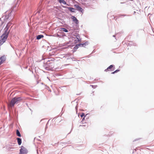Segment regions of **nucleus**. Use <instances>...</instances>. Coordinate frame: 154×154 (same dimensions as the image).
I'll return each instance as SVG.
<instances>
[{"instance_id": "f257e3e1", "label": "nucleus", "mask_w": 154, "mask_h": 154, "mask_svg": "<svg viewBox=\"0 0 154 154\" xmlns=\"http://www.w3.org/2000/svg\"><path fill=\"white\" fill-rule=\"evenodd\" d=\"M9 28L8 25L7 24L4 29V33L0 37V46L5 42L8 37L10 32V30H8Z\"/></svg>"}, {"instance_id": "f03ea898", "label": "nucleus", "mask_w": 154, "mask_h": 154, "mask_svg": "<svg viewBox=\"0 0 154 154\" xmlns=\"http://www.w3.org/2000/svg\"><path fill=\"white\" fill-rule=\"evenodd\" d=\"M24 99V98L23 97H15L12 99L10 103V106L11 107H14L16 103H18Z\"/></svg>"}, {"instance_id": "7ed1b4c3", "label": "nucleus", "mask_w": 154, "mask_h": 154, "mask_svg": "<svg viewBox=\"0 0 154 154\" xmlns=\"http://www.w3.org/2000/svg\"><path fill=\"white\" fill-rule=\"evenodd\" d=\"M44 67L46 70H50L54 67V63L52 61L51 62L50 60H48L44 64Z\"/></svg>"}, {"instance_id": "20e7f679", "label": "nucleus", "mask_w": 154, "mask_h": 154, "mask_svg": "<svg viewBox=\"0 0 154 154\" xmlns=\"http://www.w3.org/2000/svg\"><path fill=\"white\" fill-rule=\"evenodd\" d=\"M27 153L28 150L26 149L23 146H21L19 154H27Z\"/></svg>"}, {"instance_id": "39448f33", "label": "nucleus", "mask_w": 154, "mask_h": 154, "mask_svg": "<svg viewBox=\"0 0 154 154\" xmlns=\"http://www.w3.org/2000/svg\"><path fill=\"white\" fill-rule=\"evenodd\" d=\"M115 66L114 65H111L108 67L107 68L105 69L104 70L105 72H107L108 71H112L114 70V69L115 68L114 67Z\"/></svg>"}, {"instance_id": "423d86ee", "label": "nucleus", "mask_w": 154, "mask_h": 154, "mask_svg": "<svg viewBox=\"0 0 154 154\" xmlns=\"http://www.w3.org/2000/svg\"><path fill=\"white\" fill-rule=\"evenodd\" d=\"M74 6L76 8V9L79 11L82 12V13H83L84 11L83 9L79 5H75Z\"/></svg>"}, {"instance_id": "0eeeda50", "label": "nucleus", "mask_w": 154, "mask_h": 154, "mask_svg": "<svg viewBox=\"0 0 154 154\" xmlns=\"http://www.w3.org/2000/svg\"><path fill=\"white\" fill-rule=\"evenodd\" d=\"M62 7L64 8L68 9L71 12H75V9L73 8L68 7L66 6H62Z\"/></svg>"}, {"instance_id": "6e6552de", "label": "nucleus", "mask_w": 154, "mask_h": 154, "mask_svg": "<svg viewBox=\"0 0 154 154\" xmlns=\"http://www.w3.org/2000/svg\"><path fill=\"white\" fill-rule=\"evenodd\" d=\"M6 59V57L5 55L2 56L0 57V65Z\"/></svg>"}, {"instance_id": "1a4fd4ad", "label": "nucleus", "mask_w": 154, "mask_h": 154, "mask_svg": "<svg viewBox=\"0 0 154 154\" xmlns=\"http://www.w3.org/2000/svg\"><path fill=\"white\" fill-rule=\"evenodd\" d=\"M88 44L89 42L88 41H86L85 42L83 43H81L78 44V45H79V46L85 47V46L88 45Z\"/></svg>"}, {"instance_id": "9d476101", "label": "nucleus", "mask_w": 154, "mask_h": 154, "mask_svg": "<svg viewBox=\"0 0 154 154\" xmlns=\"http://www.w3.org/2000/svg\"><path fill=\"white\" fill-rule=\"evenodd\" d=\"M71 18L72 19L73 21L76 24H78L79 23V20H77L76 18L73 16L71 17Z\"/></svg>"}, {"instance_id": "9b49d317", "label": "nucleus", "mask_w": 154, "mask_h": 154, "mask_svg": "<svg viewBox=\"0 0 154 154\" xmlns=\"http://www.w3.org/2000/svg\"><path fill=\"white\" fill-rule=\"evenodd\" d=\"M17 139L18 144L19 145H20L22 143V139L20 138H17Z\"/></svg>"}, {"instance_id": "f8f14e48", "label": "nucleus", "mask_w": 154, "mask_h": 154, "mask_svg": "<svg viewBox=\"0 0 154 154\" xmlns=\"http://www.w3.org/2000/svg\"><path fill=\"white\" fill-rule=\"evenodd\" d=\"M79 47V45H78V44L76 45L74 47L73 49L72 50V52H74Z\"/></svg>"}, {"instance_id": "ddd939ff", "label": "nucleus", "mask_w": 154, "mask_h": 154, "mask_svg": "<svg viewBox=\"0 0 154 154\" xmlns=\"http://www.w3.org/2000/svg\"><path fill=\"white\" fill-rule=\"evenodd\" d=\"M44 37V35H37L36 39L37 40H39L41 38H43Z\"/></svg>"}, {"instance_id": "4468645a", "label": "nucleus", "mask_w": 154, "mask_h": 154, "mask_svg": "<svg viewBox=\"0 0 154 154\" xmlns=\"http://www.w3.org/2000/svg\"><path fill=\"white\" fill-rule=\"evenodd\" d=\"M58 1L60 3H63L64 5H68L66 2L64 0H58Z\"/></svg>"}, {"instance_id": "2eb2a0df", "label": "nucleus", "mask_w": 154, "mask_h": 154, "mask_svg": "<svg viewBox=\"0 0 154 154\" xmlns=\"http://www.w3.org/2000/svg\"><path fill=\"white\" fill-rule=\"evenodd\" d=\"M16 134L19 137H21V134L19 131L18 129L16 130Z\"/></svg>"}, {"instance_id": "dca6fc26", "label": "nucleus", "mask_w": 154, "mask_h": 154, "mask_svg": "<svg viewBox=\"0 0 154 154\" xmlns=\"http://www.w3.org/2000/svg\"><path fill=\"white\" fill-rule=\"evenodd\" d=\"M80 35L79 34L76 35V38L77 39V41L81 42V39L80 38Z\"/></svg>"}, {"instance_id": "f3484780", "label": "nucleus", "mask_w": 154, "mask_h": 154, "mask_svg": "<svg viewBox=\"0 0 154 154\" xmlns=\"http://www.w3.org/2000/svg\"><path fill=\"white\" fill-rule=\"evenodd\" d=\"M61 31L67 32H68V31L67 30V29L64 28H61Z\"/></svg>"}, {"instance_id": "a211bd4d", "label": "nucleus", "mask_w": 154, "mask_h": 154, "mask_svg": "<svg viewBox=\"0 0 154 154\" xmlns=\"http://www.w3.org/2000/svg\"><path fill=\"white\" fill-rule=\"evenodd\" d=\"M88 115V114H87L85 116V114L84 113H83V112H82V114L80 115V116L82 118V117H84V116H85V117L87 115Z\"/></svg>"}, {"instance_id": "6ab92c4d", "label": "nucleus", "mask_w": 154, "mask_h": 154, "mask_svg": "<svg viewBox=\"0 0 154 154\" xmlns=\"http://www.w3.org/2000/svg\"><path fill=\"white\" fill-rule=\"evenodd\" d=\"M11 13H10L9 14H8V15H6L5 16V19L6 20H8L9 19V16H11Z\"/></svg>"}, {"instance_id": "aec40b11", "label": "nucleus", "mask_w": 154, "mask_h": 154, "mask_svg": "<svg viewBox=\"0 0 154 154\" xmlns=\"http://www.w3.org/2000/svg\"><path fill=\"white\" fill-rule=\"evenodd\" d=\"M90 86H91L92 88H95L97 86V85H90Z\"/></svg>"}, {"instance_id": "412c9836", "label": "nucleus", "mask_w": 154, "mask_h": 154, "mask_svg": "<svg viewBox=\"0 0 154 154\" xmlns=\"http://www.w3.org/2000/svg\"><path fill=\"white\" fill-rule=\"evenodd\" d=\"M119 71H120V70L119 69H116V70L115 71V72H115V73H116L119 72Z\"/></svg>"}, {"instance_id": "4be33fe9", "label": "nucleus", "mask_w": 154, "mask_h": 154, "mask_svg": "<svg viewBox=\"0 0 154 154\" xmlns=\"http://www.w3.org/2000/svg\"><path fill=\"white\" fill-rule=\"evenodd\" d=\"M131 45L132 46V45H133V46H136V44H134V43H133L132 44H131Z\"/></svg>"}, {"instance_id": "5701e85b", "label": "nucleus", "mask_w": 154, "mask_h": 154, "mask_svg": "<svg viewBox=\"0 0 154 154\" xmlns=\"http://www.w3.org/2000/svg\"><path fill=\"white\" fill-rule=\"evenodd\" d=\"M139 139H140V138H138V139H135V140L133 141H137V140H139Z\"/></svg>"}, {"instance_id": "b1692460", "label": "nucleus", "mask_w": 154, "mask_h": 154, "mask_svg": "<svg viewBox=\"0 0 154 154\" xmlns=\"http://www.w3.org/2000/svg\"><path fill=\"white\" fill-rule=\"evenodd\" d=\"M78 42H79L78 41H77V40H75V43H77Z\"/></svg>"}, {"instance_id": "393cba45", "label": "nucleus", "mask_w": 154, "mask_h": 154, "mask_svg": "<svg viewBox=\"0 0 154 154\" xmlns=\"http://www.w3.org/2000/svg\"><path fill=\"white\" fill-rule=\"evenodd\" d=\"M47 128H48V126H47V125H46V126L45 127V131L47 129Z\"/></svg>"}, {"instance_id": "a878e982", "label": "nucleus", "mask_w": 154, "mask_h": 154, "mask_svg": "<svg viewBox=\"0 0 154 154\" xmlns=\"http://www.w3.org/2000/svg\"><path fill=\"white\" fill-rule=\"evenodd\" d=\"M54 60H55V59H54V58H52V59H51L50 60H50V61H53Z\"/></svg>"}, {"instance_id": "bb28decb", "label": "nucleus", "mask_w": 154, "mask_h": 154, "mask_svg": "<svg viewBox=\"0 0 154 154\" xmlns=\"http://www.w3.org/2000/svg\"><path fill=\"white\" fill-rule=\"evenodd\" d=\"M85 116L82 119V122L83 121L85 120Z\"/></svg>"}, {"instance_id": "cd10ccee", "label": "nucleus", "mask_w": 154, "mask_h": 154, "mask_svg": "<svg viewBox=\"0 0 154 154\" xmlns=\"http://www.w3.org/2000/svg\"><path fill=\"white\" fill-rule=\"evenodd\" d=\"M77 108H78V106H77V105L76 106V107H75V109H76V111H77Z\"/></svg>"}, {"instance_id": "c85d7f7f", "label": "nucleus", "mask_w": 154, "mask_h": 154, "mask_svg": "<svg viewBox=\"0 0 154 154\" xmlns=\"http://www.w3.org/2000/svg\"><path fill=\"white\" fill-rule=\"evenodd\" d=\"M115 72V71L113 72H112L111 73V74H115V72Z\"/></svg>"}, {"instance_id": "c756f323", "label": "nucleus", "mask_w": 154, "mask_h": 154, "mask_svg": "<svg viewBox=\"0 0 154 154\" xmlns=\"http://www.w3.org/2000/svg\"><path fill=\"white\" fill-rule=\"evenodd\" d=\"M40 11L39 10V11H38L36 13H36H40Z\"/></svg>"}, {"instance_id": "7c9ffc66", "label": "nucleus", "mask_w": 154, "mask_h": 154, "mask_svg": "<svg viewBox=\"0 0 154 154\" xmlns=\"http://www.w3.org/2000/svg\"><path fill=\"white\" fill-rule=\"evenodd\" d=\"M85 125H80L79 126V127H80V126H85Z\"/></svg>"}, {"instance_id": "2f4dec72", "label": "nucleus", "mask_w": 154, "mask_h": 154, "mask_svg": "<svg viewBox=\"0 0 154 154\" xmlns=\"http://www.w3.org/2000/svg\"><path fill=\"white\" fill-rule=\"evenodd\" d=\"M72 131V129L70 131L68 134H69Z\"/></svg>"}, {"instance_id": "473e14b6", "label": "nucleus", "mask_w": 154, "mask_h": 154, "mask_svg": "<svg viewBox=\"0 0 154 154\" xmlns=\"http://www.w3.org/2000/svg\"><path fill=\"white\" fill-rule=\"evenodd\" d=\"M37 154H38V151L37 150Z\"/></svg>"}, {"instance_id": "72a5a7b5", "label": "nucleus", "mask_w": 154, "mask_h": 154, "mask_svg": "<svg viewBox=\"0 0 154 154\" xmlns=\"http://www.w3.org/2000/svg\"><path fill=\"white\" fill-rule=\"evenodd\" d=\"M115 36H116L115 35H113V37H115Z\"/></svg>"}, {"instance_id": "f704fd0d", "label": "nucleus", "mask_w": 154, "mask_h": 154, "mask_svg": "<svg viewBox=\"0 0 154 154\" xmlns=\"http://www.w3.org/2000/svg\"><path fill=\"white\" fill-rule=\"evenodd\" d=\"M80 94H77V95H80Z\"/></svg>"}, {"instance_id": "c9c22d12", "label": "nucleus", "mask_w": 154, "mask_h": 154, "mask_svg": "<svg viewBox=\"0 0 154 154\" xmlns=\"http://www.w3.org/2000/svg\"><path fill=\"white\" fill-rule=\"evenodd\" d=\"M135 13H136V12L134 11V14H135Z\"/></svg>"}, {"instance_id": "e433bc0d", "label": "nucleus", "mask_w": 154, "mask_h": 154, "mask_svg": "<svg viewBox=\"0 0 154 154\" xmlns=\"http://www.w3.org/2000/svg\"><path fill=\"white\" fill-rule=\"evenodd\" d=\"M94 51H93V52H92V53H94Z\"/></svg>"}, {"instance_id": "4c0bfd02", "label": "nucleus", "mask_w": 154, "mask_h": 154, "mask_svg": "<svg viewBox=\"0 0 154 154\" xmlns=\"http://www.w3.org/2000/svg\"><path fill=\"white\" fill-rule=\"evenodd\" d=\"M122 16H125V15H122Z\"/></svg>"}]
</instances>
